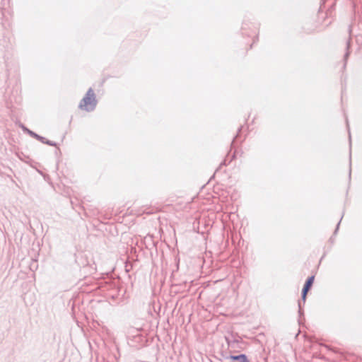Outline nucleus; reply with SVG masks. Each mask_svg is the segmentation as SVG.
Here are the masks:
<instances>
[{
  "label": "nucleus",
  "mask_w": 362,
  "mask_h": 362,
  "mask_svg": "<svg viewBox=\"0 0 362 362\" xmlns=\"http://www.w3.org/2000/svg\"><path fill=\"white\" fill-rule=\"evenodd\" d=\"M97 104L95 95L92 88H90L81 100L78 107L83 111L90 112L95 109Z\"/></svg>",
  "instance_id": "obj_1"
},
{
  "label": "nucleus",
  "mask_w": 362,
  "mask_h": 362,
  "mask_svg": "<svg viewBox=\"0 0 362 362\" xmlns=\"http://www.w3.org/2000/svg\"><path fill=\"white\" fill-rule=\"evenodd\" d=\"M225 339L228 344V348L234 351L241 348L240 344L243 343V339L238 334L228 332L225 336Z\"/></svg>",
  "instance_id": "obj_2"
},
{
  "label": "nucleus",
  "mask_w": 362,
  "mask_h": 362,
  "mask_svg": "<svg viewBox=\"0 0 362 362\" xmlns=\"http://www.w3.org/2000/svg\"><path fill=\"white\" fill-rule=\"evenodd\" d=\"M314 279H315V276H312L310 277H309L308 279V280L306 281L303 288V290H302V294H307L308 292L309 291L310 288H311V286H313V282H314Z\"/></svg>",
  "instance_id": "obj_3"
},
{
  "label": "nucleus",
  "mask_w": 362,
  "mask_h": 362,
  "mask_svg": "<svg viewBox=\"0 0 362 362\" xmlns=\"http://www.w3.org/2000/svg\"><path fill=\"white\" fill-rule=\"evenodd\" d=\"M230 358L233 362H250L245 354L230 356Z\"/></svg>",
  "instance_id": "obj_4"
},
{
  "label": "nucleus",
  "mask_w": 362,
  "mask_h": 362,
  "mask_svg": "<svg viewBox=\"0 0 362 362\" xmlns=\"http://www.w3.org/2000/svg\"><path fill=\"white\" fill-rule=\"evenodd\" d=\"M306 297L307 296H301L302 300H298V313L300 315L303 313V306L305 303Z\"/></svg>",
  "instance_id": "obj_5"
}]
</instances>
